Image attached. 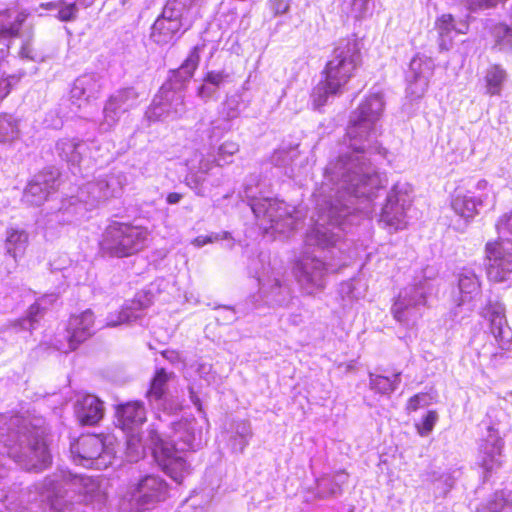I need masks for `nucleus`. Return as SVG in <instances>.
Instances as JSON below:
<instances>
[{"label": "nucleus", "instance_id": "obj_24", "mask_svg": "<svg viewBox=\"0 0 512 512\" xmlns=\"http://www.w3.org/2000/svg\"><path fill=\"white\" fill-rule=\"evenodd\" d=\"M506 71L499 64L491 65L484 77L486 93L490 96L501 94L502 85L506 80Z\"/></svg>", "mask_w": 512, "mask_h": 512}, {"label": "nucleus", "instance_id": "obj_58", "mask_svg": "<svg viewBox=\"0 0 512 512\" xmlns=\"http://www.w3.org/2000/svg\"><path fill=\"white\" fill-rule=\"evenodd\" d=\"M291 321L293 324L297 325L301 322V319H298V316H294L292 317Z\"/></svg>", "mask_w": 512, "mask_h": 512}, {"label": "nucleus", "instance_id": "obj_21", "mask_svg": "<svg viewBox=\"0 0 512 512\" xmlns=\"http://www.w3.org/2000/svg\"><path fill=\"white\" fill-rule=\"evenodd\" d=\"M58 295L50 293L37 300L34 304L29 307L27 316L13 322L12 326L18 330H33L36 327L39 319L43 315V311L47 309L49 305L55 302Z\"/></svg>", "mask_w": 512, "mask_h": 512}, {"label": "nucleus", "instance_id": "obj_50", "mask_svg": "<svg viewBox=\"0 0 512 512\" xmlns=\"http://www.w3.org/2000/svg\"><path fill=\"white\" fill-rule=\"evenodd\" d=\"M182 199V194L177 192H170L167 194L166 201L169 204H176Z\"/></svg>", "mask_w": 512, "mask_h": 512}, {"label": "nucleus", "instance_id": "obj_29", "mask_svg": "<svg viewBox=\"0 0 512 512\" xmlns=\"http://www.w3.org/2000/svg\"><path fill=\"white\" fill-rule=\"evenodd\" d=\"M477 205L475 199L466 195H458L452 201L455 213L465 219H472L478 213Z\"/></svg>", "mask_w": 512, "mask_h": 512}, {"label": "nucleus", "instance_id": "obj_9", "mask_svg": "<svg viewBox=\"0 0 512 512\" xmlns=\"http://www.w3.org/2000/svg\"><path fill=\"white\" fill-rule=\"evenodd\" d=\"M383 110V102L379 95L373 94L366 97L354 112L347 133L350 138L368 136L373 130Z\"/></svg>", "mask_w": 512, "mask_h": 512}, {"label": "nucleus", "instance_id": "obj_8", "mask_svg": "<svg viewBox=\"0 0 512 512\" xmlns=\"http://www.w3.org/2000/svg\"><path fill=\"white\" fill-rule=\"evenodd\" d=\"M186 29H183V13L176 1L167 2L162 14L152 26L151 37L158 45L172 43L179 38Z\"/></svg>", "mask_w": 512, "mask_h": 512}, {"label": "nucleus", "instance_id": "obj_19", "mask_svg": "<svg viewBox=\"0 0 512 512\" xmlns=\"http://www.w3.org/2000/svg\"><path fill=\"white\" fill-rule=\"evenodd\" d=\"M185 452L172 450L169 446L163 447V453L156 457L165 472L176 482L181 483L185 475L190 473V465L184 457Z\"/></svg>", "mask_w": 512, "mask_h": 512}, {"label": "nucleus", "instance_id": "obj_26", "mask_svg": "<svg viewBox=\"0 0 512 512\" xmlns=\"http://www.w3.org/2000/svg\"><path fill=\"white\" fill-rule=\"evenodd\" d=\"M455 472L450 471H432L428 474L429 481L439 496H445L454 486L456 477Z\"/></svg>", "mask_w": 512, "mask_h": 512}, {"label": "nucleus", "instance_id": "obj_56", "mask_svg": "<svg viewBox=\"0 0 512 512\" xmlns=\"http://www.w3.org/2000/svg\"><path fill=\"white\" fill-rule=\"evenodd\" d=\"M223 309L227 311L230 314V317L228 318V321H233L235 319V313L231 307L224 306Z\"/></svg>", "mask_w": 512, "mask_h": 512}, {"label": "nucleus", "instance_id": "obj_3", "mask_svg": "<svg viewBox=\"0 0 512 512\" xmlns=\"http://www.w3.org/2000/svg\"><path fill=\"white\" fill-rule=\"evenodd\" d=\"M362 64V53L356 39L340 40L321 71V88L326 96H335L344 90Z\"/></svg>", "mask_w": 512, "mask_h": 512}, {"label": "nucleus", "instance_id": "obj_47", "mask_svg": "<svg viewBox=\"0 0 512 512\" xmlns=\"http://www.w3.org/2000/svg\"><path fill=\"white\" fill-rule=\"evenodd\" d=\"M239 148L236 143H224L220 146V151L222 153H228L229 155H233L238 152Z\"/></svg>", "mask_w": 512, "mask_h": 512}, {"label": "nucleus", "instance_id": "obj_38", "mask_svg": "<svg viewBox=\"0 0 512 512\" xmlns=\"http://www.w3.org/2000/svg\"><path fill=\"white\" fill-rule=\"evenodd\" d=\"M431 397L426 393H419L412 396L407 403L406 410L408 412H414L421 407L429 405Z\"/></svg>", "mask_w": 512, "mask_h": 512}, {"label": "nucleus", "instance_id": "obj_23", "mask_svg": "<svg viewBox=\"0 0 512 512\" xmlns=\"http://www.w3.org/2000/svg\"><path fill=\"white\" fill-rule=\"evenodd\" d=\"M8 14L0 17V29L7 30V32H0V40L7 38L18 37L24 21L27 18V14L24 12H18L14 17L10 9H2Z\"/></svg>", "mask_w": 512, "mask_h": 512}, {"label": "nucleus", "instance_id": "obj_27", "mask_svg": "<svg viewBox=\"0 0 512 512\" xmlns=\"http://www.w3.org/2000/svg\"><path fill=\"white\" fill-rule=\"evenodd\" d=\"M401 373H396L392 378L370 373L369 385L371 390L380 394H390L394 392L401 381Z\"/></svg>", "mask_w": 512, "mask_h": 512}, {"label": "nucleus", "instance_id": "obj_62", "mask_svg": "<svg viewBox=\"0 0 512 512\" xmlns=\"http://www.w3.org/2000/svg\"><path fill=\"white\" fill-rule=\"evenodd\" d=\"M194 291H195V290H190V296H191V297H193V292H194Z\"/></svg>", "mask_w": 512, "mask_h": 512}, {"label": "nucleus", "instance_id": "obj_35", "mask_svg": "<svg viewBox=\"0 0 512 512\" xmlns=\"http://www.w3.org/2000/svg\"><path fill=\"white\" fill-rule=\"evenodd\" d=\"M438 420V414L436 411H429L423 418L422 424L416 425L418 433L421 436H428L433 430Z\"/></svg>", "mask_w": 512, "mask_h": 512}, {"label": "nucleus", "instance_id": "obj_48", "mask_svg": "<svg viewBox=\"0 0 512 512\" xmlns=\"http://www.w3.org/2000/svg\"><path fill=\"white\" fill-rule=\"evenodd\" d=\"M456 301L458 302V306L464 304L466 299L470 298V291L460 289L457 291V295L454 296Z\"/></svg>", "mask_w": 512, "mask_h": 512}, {"label": "nucleus", "instance_id": "obj_14", "mask_svg": "<svg viewBox=\"0 0 512 512\" xmlns=\"http://www.w3.org/2000/svg\"><path fill=\"white\" fill-rule=\"evenodd\" d=\"M151 304L149 294L141 290L136 294V298L130 303H126L118 313H110L106 320L107 327H117L124 323L137 321L142 316V311Z\"/></svg>", "mask_w": 512, "mask_h": 512}, {"label": "nucleus", "instance_id": "obj_18", "mask_svg": "<svg viewBox=\"0 0 512 512\" xmlns=\"http://www.w3.org/2000/svg\"><path fill=\"white\" fill-rule=\"evenodd\" d=\"M94 314L90 309L79 315H73L68 324L69 346L71 350L93 334Z\"/></svg>", "mask_w": 512, "mask_h": 512}, {"label": "nucleus", "instance_id": "obj_15", "mask_svg": "<svg viewBox=\"0 0 512 512\" xmlns=\"http://www.w3.org/2000/svg\"><path fill=\"white\" fill-rule=\"evenodd\" d=\"M426 297L420 290H401L392 306L394 318L401 323H409L416 318V307L424 305Z\"/></svg>", "mask_w": 512, "mask_h": 512}, {"label": "nucleus", "instance_id": "obj_61", "mask_svg": "<svg viewBox=\"0 0 512 512\" xmlns=\"http://www.w3.org/2000/svg\"><path fill=\"white\" fill-rule=\"evenodd\" d=\"M3 467H0V477H2Z\"/></svg>", "mask_w": 512, "mask_h": 512}, {"label": "nucleus", "instance_id": "obj_4", "mask_svg": "<svg viewBox=\"0 0 512 512\" xmlns=\"http://www.w3.org/2000/svg\"><path fill=\"white\" fill-rule=\"evenodd\" d=\"M145 240L146 233L142 228L116 222L106 228L100 249L111 257H129L143 248Z\"/></svg>", "mask_w": 512, "mask_h": 512}, {"label": "nucleus", "instance_id": "obj_51", "mask_svg": "<svg viewBox=\"0 0 512 512\" xmlns=\"http://www.w3.org/2000/svg\"><path fill=\"white\" fill-rule=\"evenodd\" d=\"M189 393H190V400L191 402L197 407V409L199 411H201L202 409V405H201V401L199 399V397L197 396V394L193 391L192 388H190L189 390Z\"/></svg>", "mask_w": 512, "mask_h": 512}, {"label": "nucleus", "instance_id": "obj_37", "mask_svg": "<svg viewBox=\"0 0 512 512\" xmlns=\"http://www.w3.org/2000/svg\"><path fill=\"white\" fill-rule=\"evenodd\" d=\"M235 434L240 437V449H245L249 443V439L252 436L250 424L247 421H241L237 423Z\"/></svg>", "mask_w": 512, "mask_h": 512}, {"label": "nucleus", "instance_id": "obj_40", "mask_svg": "<svg viewBox=\"0 0 512 512\" xmlns=\"http://www.w3.org/2000/svg\"><path fill=\"white\" fill-rule=\"evenodd\" d=\"M18 78L15 75L2 76L0 78V103L10 94L13 83Z\"/></svg>", "mask_w": 512, "mask_h": 512}, {"label": "nucleus", "instance_id": "obj_7", "mask_svg": "<svg viewBox=\"0 0 512 512\" xmlns=\"http://www.w3.org/2000/svg\"><path fill=\"white\" fill-rule=\"evenodd\" d=\"M484 258L487 261L488 278L495 283L506 280L512 272V240L499 237L487 241Z\"/></svg>", "mask_w": 512, "mask_h": 512}, {"label": "nucleus", "instance_id": "obj_57", "mask_svg": "<svg viewBox=\"0 0 512 512\" xmlns=\"http://www.w3.org/2000/svg\"><path fill=\"white\" fill-rule=\"evenodd\" d=\"M197 93H198V95H199V96H201V97H202V96H204V94H205V86H204V85L200 86V87L198 88V92H197Z\"/></svg>", "mask_w": 512, "mask_h": 512}, {"label": "nucleus", "instance_id": "obj_16", "mask_svg": "<svg viewBox=\"0 0 512 512\" xmlns=\"http://www.w3.org/2000/svg\"><path fill=\"white\" fill-rule=\"evenodd\" d=\"M117 425L124 432L138 431L146 421V411L142 402L131 401L118 405L116 409Z\"/></svg>", "mask_w": 512, "mask_h": 512}, {"label": "nucleus", "instance_id": "obj_31", "mask_svg": "<svg viewBox=\"0 0 512 512\" xmlns=\"http://www.w3.org/2000/svg\"><path fill=\"white\" fill-rule=\"evenodd\" d=\"M18 133L17 121L7 114H0V142H11Z\"/></svg>", "mask_w": 512, "mask_h": 512}, {"label": "nucleus", "instance_id": "obj_49", "mask_svg": "<svg viewBox=\"0 0 512 512\" xmlns=\"http://www.w3.org/2000/svg\"><path fill=\"white\" fill-rule=\"evenodd\" d=\"M211 369L212 366L208 363H200L198 365V373L200 374L201 377L205 378L206 380H208L206 378V375H208L211 372Z\"/></svg>", "mask_w": 512, "mask_h": 512}, {"label": "nucleus", "instance_id": "obj_30", "mask_svg": "<svg viewBox=\"0 0 512 512\" xmlns=\"http://www.w3.org/2000/svg\"><path fill=\"white\" fill-rule=\"evenodd\" d=\"M169 433L163 432L160 425H152L147 431V440L153 446L155 457H159L163 453V447L169 446V439L167 435Z\"/></svg>", "mask_w": 512, "mask_h": 512}, {"label": "nucleus", "instance_id": "obj_54", "mask_svg": "<svg viewBox=\"0 0 512 512\" xmlns=\"http://www.w3.org/2000/svg\"><path fill=\"white\" fill-rule=\"evenodd\" d=\"M40 7L45 10H52L58 8L59 4L57 2H45L41 3Z\"/></svg>", "mask_w": 512, "mask_h": 512}, {"label": "nucleus", "instance_id": "obj_52", "mask_svg": "<svg viewBox=\"0 0 512 512\" xmlns=\"http://www.w3.org/2000/svg\"><path fill=\"white\" fill-rule=\"evenodd\" d=\"M231 448L234 450V451H238V452H243L244 449H240V437H238L237 435H235L232 439H231Z\"/></svg>", "mask_w": 512, "mask_h": 512}, {"label": "nucleus", "instance_id": "obj_22", "mask_svg": "<svg viewBox=\"0 0 512 512\" xmlns=\"http://www.w3.org/2000/svg\"><path fill=\"white\" fill-rule=\"evenodd\" d=\"M200 64V47L194 46L189 50L188 55L181 63L180 67L171 70L173 77L178 78L179 81L184 85L189 82L198 69Z\"/></svg>", "mask_w": 512, "mask_h": 512}, {"label": "nucleus", "instance_id": "obj_59", "mask_svg": "<svg viewBox=\"0 0 512 512\" xmlns=\"http://www.w3.org/2000/svg\"><path fill=\"white\" fill-rule=\"evenodd\" d=\"M8 13L6 11H0V17H3L5 15H7ZM0 32H7V30H2L0 29Z\"/></svg>", "mask_w": 512, "mask_h": 512}, {"label": "nucleus", "instance_id": "obj_6", "mask_svg": "<svg viewBox=\"0 0 512 512\" xmlns=\"http://www.w3.org/2000/svg\"><path fill=\"white\" fill-rule=\"evenodd\" d=\"M71 459L76 465L102 470L112 464V450L99 435L79 437L70 446Z\"/></svg>", "mask_w": 512, "mask_h": 512}, {"label": "nucleus", "instance_id": "obj_39", "mask_svg": "<svg viewBox=\"0 0 512 512\" xmlns=\"http://www.w3.org/2000/svg\"><path fill=\"white\" fill-rule=\"evenodd\" d=\"M495 229L498 234L512 235V211L501 215L497 219Z\"/></svg>", "mask_w": 512, "mask_h": 512}, {"label": "nucleus", "instance_id": "obj_1", "mask_svg": "<svg viewBox=\"0 0 512 512\" xmlns=\"http://www.w3.org/2000/svg\"><path fill=\"white\" fill-rule=\"evenodd\" d=\"M0 442L7 455L27 471H41L51 463L48 429L42 418L0 414Z\"/></svg>", "mask_w": 512, "mask_h": 512}, {"label": "nucleus", "instance_id": "obj_46", "mask_svg": "<svg viewBox=\"0 0 512 512\" xmlns=\"http://www.w3.org/2000/svg\"><path fill=\"white\" fill-rule=\"evenodd\" d=\"M507 0H478L477 7L479 9L495 8L498 4H504Z\"/></svg>", "mask_w": 512, "mask_h": 512}, {"label": "nucleus", "instance_id": "obj_33", "mask_svg": "<svg viewBox=\"0 0 512 512\" xmlns=\"http://www.w3.org/2000/svg\"><path fill=\"white\" fill-rule=\"evenodd\" d=\"M435 29L443 37L450 34L455 29V18L450 13L438 16L435 20Z\"/></svg>", "mask_w": 512, "mask_h": 512}, {"label": "nucleus", "instance_id": "obj_36", "mask_svg": "<svg viewBox=\"0 0 512 512\" xmlns=\"http://www.w3.org/2000/svg\"><path fill=\"white\" fill-rule=\"evenodd\" d=\"M78 7L75 2L59 7L57 19L61 22L74 21L77 18Z\"/></svg>", "mask_w": 512, "mask_h": 512}, {"label": "nucleus", "instance_id": "obj_43", "mask_svg": "<svg viewBox=\"0 0 512 512\" xmlns=\"http://www.w3.org/2000/svg\"><path fill=\"white\" fill-rule=\"evenodd\" d=\"M223 114L227 120L235 119L239 115L238 102H230L228 99L223 103Z\"/></svg>", "mask_w": 512, "mask_h": 512}, {"label": "nucleus", "instance_id": "obj_20", "mask_svg": "<svg viewBox=\"0 0 512 512\" xmlns=\"http://www.w3.org/2000/svg\"><path fill=\"white\" fill-rule=\"evenodd\" d=\"M348 474L341 470L333 474H324L316 479L314 497L317 499L337 498L342 494V485L347 482Z\"/></svg>", "mask_w": 512, "mask_h": 512}, {"label": "nucleus", "instance_id": "obj_12", "mask_svg": "<svg viewBox=\"0 0 512 512\" xmlns=\"http://www.w3.org/2000/svg\"><path fill=\"white\" fill-rule=\"evenodd\" d=\"M504 441L497 429L487 428L486 436L480 441L478 464L486 473L492 472L502 465Z\"/></svg>", "mask_w": 512, "mask_h": 512}, {"label": "nucleus", "instance_id": "obj_44", "mask_svg": "<svg viewBox=\"0 0 512 512\" xmlns=\"http://www.w3.org/2000/svg\"><path fill=\"white\" fill-rule=\"evenodd\" d=\"M478 285V279L473 273L462 274L459 278V288H475Z\"/></svg>", "mask_w": 512, "mask_h": 512}, {"label": "nucleus", "instance_id": "obj_28", "mask_svg": "<svg viewBox=\"0 0 512 512\" xmlns=\"http://www.w3.org/2000/svg\"><path fill=\"white\" fill-rule=\"evenodd\" d=\"M491 36L494 47L499 50H512V27L506 23L499 22L492 26Z\"/></svg>", "mask_w": 512, "mask_h": 512}, {"label": "nucleus", "instance_id": "obj_32", "mask_svg": "<svg viewBox=\"0 0 512 512\" xmlns=\"http://www.w3.org/2000/svg\"><path fill=\"white\" fill-rule=\"evenodd\" d=\"M127 457L130 461H137L144 453L142 439L138 431L126 432Z\"/></svg>", "mask_w": 512, "mask_h": 512}, {"label": "nucleus", "instance_id": "obj_60", "mask_svg": "<svg viewBox=\"0 0 512 512\" xmlns=\"http://www.w3.org/2000/svg\"><path fill=\"white\" fill-rule=\"evenodd\" d=\"M185 298H186L187 301H190V298H189L187 293L185 294Z\"/></svg>", "mask_w": 512, "mask_h": 512}, {"label": "nucleus", "instance_id": "obj_55", "mask_svg": "<svg viewBox=\"0 0 512 512\" xmlns=\"http://www.w3.org/2000/svg\"><path fill=\"white\" fill-rule=\"evenodd\" d=\"M368 1L369 0H353V5L358 6V9L362 11L366 8Z\"/></svg>", "mask_w": 512, "mask_h": 512}, {"label": "nucleus", "instance_id": "obj_17", "mask_svg": "<svg viewBox=\"0 0 512 512\" xmlns=\"http://www.w3.org/2000/svg\"><path fill=\"white\" fill-rule=\"evenodd\" d=\"M74 412L82 425H94L104 415L103 402L91 394L81 395L74 404Z\"/></svg>", "mask_w": 512, "mask_h": 512}, {"label": "nucleus", "instance_id": "obj_11", "mask_svg": "<svg viewBox=\"0 0 512 512\" xmlns=\"http://www.w3.org/2000/svg\"><path fill=\"white\" fill-rule=\"evenodd\" d=\"M172 377L173 373H167L163 368L157 370L146 393L151 407L157 411H163L167 415L180 409V405L169 398L168 382Z\"/></svg>", "mask_w": 512, "mask_h": 512}, {"label": "nucleus", "instance_id": "obj_45", "mask_svg": "<svg viewBox=\"0 0 512 512\" xmlns=\"http://www.w3.org/2000/svg\"><path fill=\"white\" fill-rule=\"evenodd\" d=\"M218 239L219 237L217 235H201L194 238L192 243L197 247H202Z\"/></svg>", "mask_w": 512, "mask_h": 512}, {"label": "nucleus", "instance_id": "obj_41", "mask_svg": "<svg viewBox=\"0 0 512 512\" xmlns=\"http://www.w3.org/2000/svg\"><path fill=\"white\" fill-rule=\"evenodd\" d=\"M228 77L224 71H208L203 76V81L215 87H219Z\"/></svg>", "mask_w": 512, "mask_h": 512}, {"label": "nucleus", "instance_id": "obj_2", "mask_svg": "<svg viewBox=\"0 0 512 512\" xmlns=\"http://www.w3.org/2000/svg\"><path fill=\"white\" fill-rule=\"evenodd\" d=\"M66 486L76 490L83 497V501L91 504L95 509L101 510L106 504V492L97 479L91 476L73 475L70 472L46 477L42 484L28 489L22 497L27 503L45 504L47 512H66L70 511L71 505L66 499Z\"/></svg>", "mask_w": 512, "mask_h": 512}, {"label": "nucleus", "instance_id": "obj_63", "mask_svg": "<svg viewBox=\"0 0 512 512\" xmlns=\"http://www.w3.org/2000/svg\"><path fill=\"white\" fill-rule=\"evenodd\" d=\"M349 512H353V511L351 510V511H349Z\"/></svg>", "mask_w": 512, "mask_h": 512}, {"label": "nucleus", "instance_id": "obj_25", "mask_svg": "<svg viewBox=\"0 0 512 512\" xmlns=\"http://www.w3.org/2000/svg\"><path fill=\"white\" fill-rule=\"evenodd\" d=\"M477 512H512V495L503 491L495 492Z\"/></svg>", "mask_w": 512, "mask_h": 512}, {"label": "nucleus", "instance_id": "obj_34", "mask_svg": "<svg viewBox=\"0 0 512 512\" xmlns=\"http://www.w3.org/2000/svg\"><path fill=\"white\" fill-rule=\"evenodd\" d=\"M8 245L12 246L10 249L16 252L17 248H25L28 243V236L24 231L12 230L7 236Z\"/></svg>", "mask_w": 512, "mask_h": 512}, {"label": "nucleus", "instance_id": "obj_42", "mask_svg": "<svg viewBox=\"0 0 512 512\" xmlns=\"http://www.w3.org/2000/svg\"><path fill=\"white\" fill-rule=\"evenodd\" d=\"M268 5L274 15L285 14L290 8L288 0H269Z\"/></svg>", "mask_w": 512, "mask_h": 512}, {"label": "nucleus", "instance_id": "obj_13", "mask_svg": "<svg viewBox=\"0 0 512 512\" xmlns=\"http://www.w3.org/2000/svg\"><path fill=\"white\" fill-rule=\"evenodd\" d=\"M482 315L490 323V330L499 346L504 349L512 340V330L507 324L505 308L500 302L489 301L484 307Z\"/></svg>", "mask_w": 512, "mask_h": 512}, {"label": "nucleus", "instance_id": "obj_5", "mask_svg": "<svg viewBox=\"0 0 512 512\" xmlns=\"http://www.w3.org/2000/svg\"><path fill=\"white\" fill-rule=\"evenodd\" d=\"M168 496L166 481L157 475H146L131 487L120 504L121 512H143L154 508Z\"/></svg>", "mask_w": 512, "mask_h": 512}, {"label": "nucleus", "instance_id": "obj_10", "mask_svg": "<svg viewBox=\"0 0 512 512\" xmlns=\"http://www.w3.org/2000/svg\"><path fill=\"white\" fill-rule=\"evenodd\" d=\"M171 431L167 435L169 447L181 452L195 451L203 444V430L197 420L183 419L171 423Z\"/></svg>", "mask_w": 512, "mask_h": 512}, {"label": "nucleus", "instance_id": "obj_53", "mask_svg": "<svg viewBox=\"0 0 512 512\" xmlns=\"http://www.w3.org/2000/svg\"><path fill=\"white\" fill-rule=\"evenodd\" d=\"M505 358V354L504 353H494L491 357V363L493 365V367H496L497 366V363L501 360H503Z\"/></svg>", "mask_w": 512, "mask_h": 512}]
</instances>
